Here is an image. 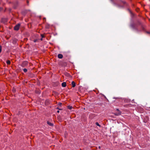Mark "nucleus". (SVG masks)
<instances>
[{"label":"nucleus","mask_w":150,"mask_h":150,"mask_svg":"<svg viewBox=\"0 0 150 150\" xmlns=\"http://www.w3.org/2000/svg\"><path fill=\"white\" fill-rule=\"evenodd\" d=\"M96 125L98 126L99 127H100V125L99 124L98 122H96Z\"/></svg>","instance_id":"obj_10"},{"label":"nucleus","mask_w":150,"mask_h":150,"mask_svg":"<svg viewBox=\"0 0 150 150\" xmlns=\"http://www.w3.org/2000/svg\"><path fill=\"white\" fill-rule=\"evenodd\" d=\"M149 108H150V107Z\"/></svg>","instance_id":"obj_23"},{"label":"nucleus","mask_w":150,"mask_h":150,"mask_svg":"<svg viewBox=\"0 0 150 150\" xmlns=\"http://www.w3.org/2000/svg\"><path fill=\"white\" fill-rule=\"evenodd\" d=\"M27 63H28V62L27 61H25V62H23V64H26Z\"/></svg>","instance_id":"obj_12"},{"label":"nucleus","mask_w":150,"mask_h":150,"mask_svg":"<svg viewBox=\"0 0 150 150\" xmlns=\"http://www.w3.org/2000/svg\"><path fill=\"white\" fill-rule=\"evenodd\" d=\"M1 46H0V52H1Z\"/></svg>","instance_id":"obj_13"},{"label":"nucleus","mask_w":150,"mask_h":150,"mask_svg":"<svg viewBox=\"0 0 150 150\" xmlns=\"http://www.w3.org/2000/svg\"><path fill=\"white\" fill-rule=\"evenodd\" d=\"M99 148H100V146H99Z\"/></svg>","instance_id":"obj_22"},{"label":"nucleus","mask_w":150,"mask_h":150,"mask_svg":"<svg viewBox=\"0 0 150 150\" xmlns=\"http://www.w3.org/2000/svg\"><path fill=\"white\" fill-rule=\"evenodd\" d=\"M47 124L50 126H52L53 125V124L49 121L47 122Z\"/></svg>","instance_id":"obj_6"},{"label":"nucleus","mask_w":150,"mask_h":150,"mask_svg":"<svg viewBox=\"0 0 150 150\" xmlns=\"http://www.w3.org/2000/svg\"><path fill=\"white\" fill-rule=\"evenodd\" d=\"M58 109H59V110H60V109H59L58 108H57Z\"/></svg>","instance_id":"obj_20"},{"label":"nucleus","mask_w":150,"mask_h":150,"mask_svg":"<svg viewBox=\"0 0 150 150\" xmlns=\"http://www.w3.org/2000/svg\"><path fill=\"white\" fill-rule=\"evenodd\" d=\"M37 41V40H35L34 41L35 42H36V41Z\"/></svg>","instance_id":"obj_16"},{"label":"nucleus","mask_w":150,"mask_h":150,"mask_svg":"<svg viewBox=\"0 0 150 150\" xmlns=\"http://www.w3.org/2000/svg\"><path fill=\"white\" fill-rule=\"evenodd\" d=\"M41 36L42 37V38H44V35H41Z\"/></svg>","instance_id":"obj_15"},{"label":"nucleus","mask_w":150,"mask_h":150,"mask_svg":"<svg viewBox=\"0 0 150 150\" xmlns=\"http://www.w3.org/2000/svg\"><path fill=\"white\" fill-rule=\"evenodd\" d=\"M62 86L63 87H65L66 86V82H64L62 83Z\"/></svg>","instance_id":"obj_3"},{"label":"nucleus","mask_w":150,"mask_h":150,"mask_svg":"<svg viewBox=\"0 0 150 150\" xmlns=\"http://www.w3.org/2000/svg\"><path fill=\"white\" fill-rule=\"evenodd\" d=\"M68 108L69 109L71 110L72 108V107L71 106H68Z\"/></svg>","instance_id":"obj_9"},{"label":"nucleus","mask_w":150,"mask_h":150,"mask_svg":"<svg viewBox=\"0 0 150 150\" xmlns=\"http://www.w3.org/2000/svg\"><path fill=\"white\" fill-rule=\"evenodd\" d=\"M20 25L19 24H18L16 25L14 27V29L16 30H19Z\"/></svg>","instance_id":"obj_1"},{"label":"nucleus","mask_w":150,"mask_h":150,"mask_svg":"<svg viewBox=\"0 0 150 150\" xmlns=\"http://www.w3.org/2000/svg\"><path fill=\"white\" fill-rule=\"evenodd\" d=\"M71 84H72V87H74L75 86H76V83H75L74 81H73L72 83H71Z\"/></svg>","instance_id":"obj_4"},{"label":"nucleus","mask_w":150,"mask_h":150,"mask_svg":"<svg viewBox=\"0 0 150 150\" xmlns=\"http://www.w3.org/2000/svg\"><path fill=\"white\" fill-rule=\"evenodd\" d=\"M45 19V18H44L43 19H44H44Z\"/></svg>","instance_id":"obj_21"},{"label":"nucleus","mask_w":150,"mask_h":150,"mask_svg":"<svg viewBox=\"0 0 150 150\" xmlns=\"http://www.w3.org/2000/svg\"><path fill=\"white\" fill-rule=\"evenodd\" d=\"M27 2L28 3V1H27Z\"/></svg>","instance_id":"obj_19"},{"label":"nucleus","mask_w":150,"mask_h":150,"mask_svg":"<svg viewBox=\"0 0 150 150\" xmlns=\"http://www.w3.org/2000/svg\"><path fill=\"white\" fill-rule=\"evenodd\" d=\"M59 105H62V103H59Z\"/></svg>","instance_id":"obj_14"},{"label":"nucleus","mask_w":150,"mask_h":150,"mask_svg":"<svg viewBox=\"0 0 150 150\" xmlns=\"http://www.w3.org/2000/svg\"><path fill=\"white\" fill-rule=\"evenodd\" d=\"M2 10V8H0V11Z\"/></svg>","instance_id":"obj_18"},{"label":"nucleus","mask_w":150,"mask_h":150,"mask_svg":"<svg viewBox=\"0 0 150 150\" xmlns=\"http://www.w3.org/2000/svg\"><path fill=\"white\" fill-rule=\"evenodd\" d=\"M57 113H59V110H58L57 111Z\"/></svg>","instance_id":"obj_17"},{"label":"nucleus","mask_w":150,"mask_h":150,"mask_svg":"<svg viewBox=\"0 0 150 150\" xmlns=\"http://www.w3.org/2000/svg\"><path fill=\"white\" fill-rule=\"evenodd\" d=\"M116 110L118 111V112L117 113H115V115H120L121 113V112L118 109H117Z\"/></svg>","instance_id":"obj_2"},{"label":"nucleus","mask_w":150,"mask_h":150,"mask_svg":"<svg viewBox=\"0 0 150 150\" xmlns=\"http://www.w3.org/2000/svg\"><path fill=\"white\" fill-rule=\"evenodd\" d=\"M58 57L59 59H62L63 57V55L61 54H59L58 55Z\"/></svg>","instance_id":"obj_5"},{"label":"nucleus","mask_w":150,"mask_h":150,"mask_svg":"<svg viewBox=\"0 0 150 150\" xmlns=\"http://www.w3.org/2000/svg\"><path fill=\"white\" fill-rule=\"evenodd\" d=\"M50 25L48 24H46V25H45L46 28H47V29L49 28H50Z\"/></svg>","instance_id":"obj_7"},{"label":"nucleus","mask_w":150,"mask_h":150,"mask_svg":"<svg viewBox=\"0 0 150 150\" xmlns=\"http://www.w3.org/2000/svg\"><path fill=\"white\" fill-rule=\"evenodd\" d=\"M23 70L25 72H26L27 71V70L26 69H24Z\"/></svg>","instance_id":"obj_11"},{"label":"nucleus","mask_w":150,"mask_h":150,"mask_svg":"<svg viewBox=\"0 0 150 150\" xmlns=\"http://www.w3.org/2000/svg\"><path fill=\"white\" fill-rule=\"evenodd\" d=\"M11 63V62H10V61L9 60H8L6 61V63L8 64H10Z\"/></svg>","instance_id":"obj_8"}]
</instances>
